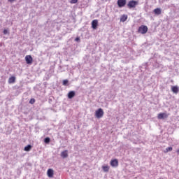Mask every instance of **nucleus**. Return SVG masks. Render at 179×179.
<instances>
[{
  "label": "nucleus",
  "instance_id": "9b49d317",
  "mask_svg": "<svg viewBox=\"0 0 179 179\" xmlns=\"http://www.w3.org/2000/svg\"><path fill=\"white\" fill-rule=\"evenodd\" d=\"M61 157L63 158V159H66V157H68V150H64V151H62L61 152Z\"/></svg>",
  "mask_w": 179,
  "mask_h": 179
},
{
  "label": "nucleus",
  "instance_id": "dca6fc26",
  "mask_svg": "<svg viewBox=\"0 0 179 179\" xmlns=\"http://www.w3.org/2000/svg\"><path fill=\"white\" fill-rule=\"evenodd\" d=\"M127 19H128V15H122V17H120V22H127Z\"/></svg>",
  "mask_w": 179,
  "mask_h": 179
},
{
  "label": "nucleus",
  "instance_id": "aec40b11",
  "mask_svg": "<svg viewBox=\"0 0 179 179\" xmlns=\"http://www.w3.org/2000/svg\"><path fill=\"white\" fill-rule=\"evenodd\" d=\"M36 103V99H31L30 101H29V103L30 104H34Z\"/></svg>",
  "mask_w": 179,
  "mask_h": 179
},
{
  "label": "nucleus",
  "instance_id": "1a4fd4ad",
  "mask_svg": "<svg viewBox=\"0 0 179 179\" xmlns=\"http://www.w3.org/2000/svg\"><path fill=\"white\" fill-rule=\"evenodd\" d=\"M171 92H173V93H174L175 94H177L179 92V88L178 86L177 85L171 86Z\"/></svg>",
  "mask_w": 179,
  "mask_h": 179
},
{
  "label": "nucleus",
  "instance_id": "423d86ee",
  "mask_svg": "<svg viewBox=\"0 0 179 179\" xmlns=\"http://www.w3.org/2000/svg\"><path fill=\"white\" fill-rule=\"evenodd\" d=\"M25 61L28 65H31L33 64V57H31V55H27L25 57Z\"/></svg>",
  "mask_w": 179,
  "mask_h": 179
},
{
  "label": "nucleus",
  "instance_id": "5701e85b",
  "mask_svg": "<svg viewBox=\"0 0 179 179\" xmlns=\"http://www.w3.org/2000/svg\"><path fill=\"white\" fill-rule=\"evenodd\" d=\"M8 31H7V29H4L3 30V34H8Z\"/></svg>",
  "mask_w": 179,
  "mask_h": 179
},
{
  "label": "nucleus",
  "instance_id": "6e6552de",
  "mask_svg": "<svg viewBox=\"0 0 179 179\" xmlns=\"http://www.w3.org/2000/svg\"><path fill=\"white\" fill-rule=\"evenodd\" d=\"M97 26H99V21L97 20H94L92 22V27L94 29V30H96L97 29Z\"/></svg>",
  "mask_w": 179,
  "mask_h": 179
},
{
  "label": "nucleus",
  "instance_id": "f257e3e1",
  "mask_svg": "<svg viewBox=\"0 0 179 179\" xmlns=\"http://www.w3.org/2000/svg\"><path fill=\"white\" fill-rule=\"evenodd\" d=\"M148 30H149V29L148 28V26L141 25V27H138V31L141 34H146V33H148Z\"/></svg>",
  "mask_w": 179,
  "mask_h": 179
},
{
  "label": "nucleus",
  "instance_id": "a211bd4d",
  "mask_svg": "<svg viewBox=\"0 0 179 179\" xmlns=\"http://www.w3.org/2000/svg\"><path fill=\"white\" fill-rule=\"evenodd\" d=\"M172 150H173V148L172 147H169V148H166V150L164 151V152L169 153V152H171Z\"/></svg>",
  "mask_w": 179,
  "mask_h": 179
},
{
  "label": "nucleus",
  "instance_id": "6ab92c4d",
  "mask_svg": "<svg viewBox=\"0 0 179 179\" xmlns=\"http://www.w3.org/2000/svg\"><path fill=\"white\" fill-rule=\"evenodd\" d=\"M44 142L45 143H48L49 142H51V138H50L49 137H47L44 139Z\"/></svg>",
  "mask_w": 179,
  "mask_h": 179
},
{
  "label": "nucleus",
  "instance_id": "39448f33",
  "mask_svg": "<svg viewBox=\"0 0 179 179\" xmlns=\"http://www.w3.org/2000/svg\"><path fill=\"white\" fill-rule=\"evenodd\" d=\"M158 120H164V118H169V114L166 113H159L157 115Z\"/></svg>",
  "mask_w": 179,
  "mask_h": 179
},
{
  "label": "nucleus",
  "instance_id": "0eeeda50",
  "mask_svg": "<svg viewBox=\"0 0 179 179\" xmlns=\"http://www.w3.org/2000/svg\"><path fill=\"white\" fill-rule=\"evenodd\" d=\"M111 167H118V159H112L110 162Z\"/></svg>",
  "mask_w": 179,
  "mask_h": 179
},
{
  "label": "nucleus",
  "instance_id": "f3484780",
  "mask_svg": "<svg viewBox=\"0 0 179 179\" xmlns=\"http://www.w3.org/2000/svg\"><path fill=\"white\" fill-rule=\"evenodd\" d=\"M24 150L25 152H30V150H31V145H28L27 146L24 147Z\"/></svg>",
  "mask_w": 179,
  "mask_h": 179
},
{
  "label": "nucleus",
  "instance_id": "2eb2a0df",
  "mask_svg": "<svg viewBox=\"0 0 179 179\" xmlns=\"http://www.w3.org/2000/svg\"><path fill=\"white\" fill-rule=\"evenodd\" d=\"M153 12L155 15H162V9L160 8H155Z\"/></svg>",
  "mask_w": 179,
  "mask_h": 179
},
{
  "label": "nucleus",
  "instance_id": "9d476101",
  "mask_svg": "<svg viewBox=\"0 0 179 179\" xmlns=\"http://www.w3.org/2000/svg\"><path fill=\"white\" fill-rule=\"evenodd\" d=\"M47 174L49 178H52V177H54V170H52V169H49L47 171Z\"/></svg>",
  "mask_w": 179,
  "mask_h": 179
},
{
  "label": "nucleus",
  "instance_id": "f03ea898",
  "mask_svg": "<svg viewBox=\"0 0 179 179\" xmlns=\"http://www.w3.org/2000/svg\"><path fill=\"white\" fill-rule=\"evenodd\" d=\"M103 115H104V110L102 108H100L95 111L96 118H103Z\"/></svg>",
  "mask_w": 179,
  "mask_h": 179
},
{
  "label": "nucleus",
  "instance_id": "412c9836",
  "mask_svg": "<svg viewBox=\"0 0 179 179\" xmlns=\"http://www.w3.org/2000/svg\"><path fill=\"white\" fill-rule=\"evenodd\" d=\"M68 83H69L68 80H63V85H64V86H66V85H68Z\"/></svg>",
  "mask_w": 179,
  "mask_h": 179
},
{
  "label": "nucleus",
  "instance_id": "7ed1b4c3",
  "mask_svg": "<svg viewBox=\"0 0 179 179\" xmlns=\"http://www.w3.org/2000/svg\"><path fill=\"white\" fill-rule=\"evenodd\" d=\"M136 5H138V1L131 0L127 3V7L129 9H132V8H136Z\"/></svg>",
  "mask_w": 179,
  "mask_h": 179
},
{
  "label": "nucleus",
  "instance_id": "b1692460",
  "mask_svg": "<svg viewBox=\"0 0 179 179\" xmlns=\"http://www.w3.org/2000/svg\"><path fill=\"white\" fill-rule=\"evenodd\" d=\"M79 40H80L79 37L76 38V41H79Z\"/></svg>",
  "mask_w": 179,
  "mask_h": 179
},
{
  "label": "nucleus",
  "instance_id": "393cba45",
  "mask_svg": "<svg viewBox=\"0 0 179 179\" xmlns=\"http://www.w3.org/2000/svg\"><path fill=\"white\" fill-rule=\"evenodd\" d=\"M8 2H10L12 3V2H15V0H8Z\"/></svg>",
  "mask_w": 179,
  "mask_h": 179
},
{
  "label": "nucleus",
  "instance_id": "20e7f679",
  "mask_svg": "<svg viewBox=\"0 0 179 179\" xmlns=\"http://www.w3.org/2000/svg\"><path fill=\"white\" fill-rule=\"evenodd\" d=\"M117 3L119 8H124L127 5V0H117Z\"/></svg>",
  "mask_w": 179,
  "mask_h": 179
},
{
  "label": "nucleus",
  "instance_id": "4be33fe9",
  "mask_svg": "<svg viewBox=\"0 0 179 179\" xmlns=\"http://www.w3.org/2000/svg\"><path fill=\"white\" fill-rule=\"evenodd\" d=\"M70 3H78V0H71Z\"/></svg>",
  "mask_w": 179,
  "mask_h": 179
},
{
  "label": "nucleus",
  "instance_id": "ddd939ff",
  "mask_svg": "<svg viewBox=\"0 0 179 179\" xmlns=\"http://www.w3.org/2000/svg\"><path fill=\"white\" fill-rule=\"evenodd\" d=\"M15 82H16V77L15 76H11L9 79H8V83L10 85L12 83H15Z\"/></svg>",
  "mask_w": 179,
  "mask_h": 179
},
{
  "label": "nucleus",
  "instance_id": "4468645a",
  "mask_svg": "<svg viewBox=\"0 0 179 179\" xmlns=\"http://www.w3.org/2000/svg\"><path fill=\"white\" fill-rule=\"evenodd\" d=\"M75 92L74 91H70L68 94L69 99H73L75 97Z\"/></svg>",
  "mask_w": 179,
  "mask_h": 179
},
{
  "label": "nucleus",
  "instance_id": "f8f14e48",
  "mask_svg": "<svg viewBox=\"0 0 179 179\" xmlns=\"http://www.w3.org/2000/svg\"><path fill=\"white\" fill-rule=\"evenodd\" d=\"M102 170L104 173H108L110 171V166L108 165L102 166Z\"/></svg>",
  "mask_w": 179,
  "mask_h": 179
},
{
  "label": "nucleus",
  "instance_id": "a878e982",
  "mask_svg": "<svg viewBox=\"0 0 179 179\" xmlns=\"http://www.w3.org/2000/svg\"><path fill=\"white\" fill-rule=\"evenodd\" d=\"M176 152L178 153V155H179V149L176 150Z\"/></svg>",
  "mask_w": 179,
  "mask_h": 179
}]
</instances>
